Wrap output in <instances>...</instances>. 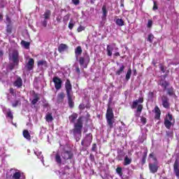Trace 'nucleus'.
Returning <instances> with one entry per match:
<instances>
[{
	"label": "nucleus",
	"instance_id": "1",
	"mask_svg": "<svg viewBox=\"0 0 179 179\" xmlns=\"http://www.w3.org/2000/svg\"><path fill=\"white\" fill-rule=\"evenodd\" d=\"M78 118V114L76 113H73L72 115L69 116V120H70V123H75L73 124V129L72 130V133L73 136L77 137L78 136H80V137H82V130L83 128V117L80 116ZM76 120V122H75Z\"/></svg>",
	"mask_w": 179,
	"mask_h": 179
},
{
	"label": "nucleus",
	"instance_id": "2",
	"mask_svg": "<svg viewBox=\"0 0 179 179\" xmlns=\"http://www.w3.org/2000/svg\"><path fill=\"white\" fill-rule=\"evenodd\" d=\"M64 87L66 90V95H67L69 108H73L75 106V103L73 101L72 84H71L70 80H66Z\"/></svg>",
	"mask_w": 179,
	"mask_h": 179
},
{
	"label": "nucleus",
	"instance_id": "3",
	"mask_svg": "<svg viewBox=\"0 0 179 179\" xmlns=\"http://www.w3.org/2000/svg\"><path fill=\"white\" fill-rule=\"evenodd\" d=\"M106 117L107 126L110 129H112L114 127L113 124L115 123L114 113L113 112L112 108L109 105H108Z\"/></svg>",
	"mask_w": 179,
	"mask_h": 179
},
{
	"label": "nucleus",
	"instance_id": "4",
	"mask_svg": "<svg viewBox=\"0 0 179 179\" xmlns=\"http://www.w3.org/2000/svg\"><path fill=\"white\" fill-rule=\"evenodd\" d=\"M143 103V98L141 97L138 99L134 101L131 104V109H135L136 108V117H138L141 115V111H143V106L141 104Z\"/></svg>",
	"mask_w": 179,
	"mask_h": 179
},
{
	"label": "nucleus",
	"instance_id": "5",
	"mask_svg": "<svg viewBox=\"0 0 179 179\" xmlns=\"http://www.w3.org/2000/svg\"><path fill=\"white\" fill-rule=\"evenodd\" d=\"M78 62L80 63L81 68H83V70L84 69H87L88 64L90 62V57L87 53H85L84 56H81L78 58Z\"/></svg>",
	"mask_w": 179,
	"mask_h": 179
},
{
	"label": "nucleus",
	"instance_id": "6",
	"mask_svg": "<svg viewBox=\"0 0 179 179\" xmlns=\"http://www.w3.org/2000/svg\"><path fill=\"white\" fill-rule=\"evenodd\" d=\"M13 64L9 65V69L12 71L15 66H19V52L17 50H14L12 53Z\"/></svg>",
	"mask_w": 179,
	"mask_h": 179
},
{
	"label": "nucleus",
	"instance_id": "7",
	"mask_svg": "<svg viewBox=\"0 0 179 179\" xmlns=\"http://www.w3.org/2000/svg\"><path fill=\"white\" fill-rule=\"evenodd\" d=\"M52 82H54L55 88L57 90H59L62 87V80L59 77L55 76L52 78Z\"/></svg>",
	"mask_w": 179,
	"mask_h": 179
},
{
	"label": "nucleus",
	"instance_id": "8",
	"mask_svg": "<svg viewBox=\"0 0 179 179\" xmlns=\"http://www.w3.org/2000/svg\"><path fill=\"white\" fill-rule=\"evenodd\" d=\"M173 116L171 114L168 113L166 115V118L164 119V126L167 129H170L171 128Z\"/></svg>",
	"mask_w": 179,
	"mask_h": 179
},
{
	"label": "nucleus",
	"instance_id": "9",
	"mask_svg": "<svg viewBox=\"0 0 179 179\" xmlns=\"http://www.w3.org/2000/svg\"><path fill=\"white\" fill-rule=\"evenodd\" d=\"M35 66V60L33 58H30L25 65V69L27 71H32Z\"/></svg>",
	"mask_w": 179,
	"mask_h": 179
},
{
	"label": "nucleus",
	"instance_id": "10",
	"mask_svg": "<svg viewBox=\"0 0 179 179\" xmlns=\"http://www.w3.org/2000/svg\"><path fill=\"white\" fill-rule=\"evenodd\" d=\"M74 157V153L71 150H65L62 152V158L64 160H71Z\"/></svg>",
	"mask_w": 179,
	"mask_h": 179
},
{
	"label": "nucleus",
	"instance_id": "11",
	"mask_svg": "<svg viewBox=\"0 0 179 179\" xmlns=\"http://www.w3.org/2000/svg\"><path fill=\"white\" fill-rule=\"evenodd\" d=\"M162 106H164V108L169 109L170 108V103H169V99L166 95H162Z\"/></svg>",
	"mask_w": 179,
	"mask_h": 179
},
{
	"label": "nucleus",
	"instance_id": "12",
	"mask_svg": "<svg viewBox=\"0 0 179 179\" xmlns=\"http://www.w3.org/2000/svg\"><path fill=\"white\" fill-rule=\"evenodd\" d=\"M92 140H93V136L91 134V133L86 135L85 138H84L83 141L85 142L86 148H88L90 146Z\"/></svg>",
	"mask_w": 179,
	"mask_h": 179
},
{
	"label": "nucleus",
	"instance_id": "13",
	"mask_svg": "<svg viewBox=\"0 0 179 179\" xmlns=\"http://www.w3.org/2000/svg\"><path fill=\"white\" fill-rule=\"evenodd\" d=\"M173 173L175 176L179 178V160L176 159L175 162L173 163Z\"/></svg>",
	"mask_w": 179,
	"mask_h": 179
},
{
	"label": "nucleus",
	"instance_id": "14",
	"mask_svg": "<svg viewBox=\"0 0 179 179\" xmlns=\"http://www.w3.org/2000/svg\"><path fill=\"white\" fill-rule=\"evenodd\" d=\"M64 99H65V93L64 92H62L57 94V103L59 104L64 103Z\"/></svg>",
	"mask_w": 179,
	"mask_h": 179
},
{
	"label": "nucleus",
	"instance_id": "15",
	"mask_svg": "<svg viewBox=\"0 0 179 179\" xmlns=\"http://www.w3.org/2000/svg\"><path fill=\"white\" fill-rule=\"evenodd\" d=\"M159 166L156 164H149V170L152 173H155L158 171Z\"/></svg>",
	"mask_w": 179,
	"mask_h": 179
},
{
	"label": "nucleus",
	"instance_id": "16",
	"mask_svg": "<svg viewBox=\"0 0 179 179\" xmlns=\"http://www.w3.org/2000/svg\"><path fill=\"white\" fill-rule=\"evenodd\" d=\"M22 80L21 77H17V80H15V82H13V86L17 87V89H20L22 87Z\"/></svg>",
	"mask_w": 179,
	"mask_h": 179
},
{
	"label": "nucleus",
	"instance_id": "17",
	"mask_svg": "<svg viewBox=\"0 0 179 179\" xmlns=\"http://www.w3.org/2000/svg\"><path fill=\"white\" fill-rule=\"evenodd\" d=\"M155 120H159L161 119V110L158 106L155 107Z\"/></svg>",
	"mask_w": 179,
	"mask_h": 179
},
{
	"label": "nucleus",
	"instance_id": "18",
	"mask_svg": "<svg viewBox=\"0 0 179 179\" xmlns=\"http://www.w3.org/2000/svg\"><path fill=\"white\" fill-rule=\"evenodd\" d=\"M82 54H83L82 46L79 45L76 47V48L75 49V55H76V59H78V57L82 55Z\"/></svg>",
	"mask_w": 179,
	"mask_h": 179
},
{
	"label": "nucleus",
	"instance_id": "19",
	"mask_svg": "<svg viewBox=\"0 0 179 179\" xmlns=\"http://www.w3.org/2000/svg\"><path fill=\"white\" fill-rule=\"evenodd\" d=\"M67 49H68V46H67L66 44H64V43L60 44L59 45V48H57V50H59V53L64 52Z\"/></svg>",
	"mask_w": 179,
	"mask_h": 179
},
{
	"label": "nucleus",
	"instance_id": "20",
	"mask_svg": "<svg viewBox=\"0 0 179 179\" xmlns=\"http://www.w3.org/2000/svg\"><path fill=\"white\" fill-rule=\"evenodd\" d=\"M55 162H57V165L59 166H61L62 164L61 155H59V154H55Z\"/></svg>",
	"mask_w": 179,
	"mask_h": 179
},
{
	"label": "nucleus",
	"instance_id": "21",
	"mask_svg": "<svg viewBox=\"0 0 179 179\" xmlns=\"http://www.w3.org/2000/svg\"><path fill=\"white\" fill-rule=\"evenodd\" d=\"M114 50V48L111 45H107L106 52L107 56L111 57L113 55L112 51Z\"/></svg>",
	"mask_w": 179,
	"mask_h": 179
},
{
	"label": "nucleus",
	"instance_id": "22",
	"mask_svg": "<svg viewBox=\"0 0 179 179\" xmlns=\"http://www.w3.org/2000/svg\"><path fill=\"white\" fill-rule=\"evenodd\" d=\"M148 149L145 150V151H144L143 152V157L141 158V165H145V162H146V157H148Z\"/></svg>",
	"mask_w": 179,
	"mask_h": 179
},
{
	"label": "nucleus",
	"instance_id": "23",
	"mask_svg": "<svg viewBox=\"0 0 179 179\" xmlns=\"http://www.w3.org/2000/svg\"><path fill=\"white\" fill-rule=\"evenodd\" d=\"M125 69V66L124 64L120 65V69H118V70H117V71H115V75L117 76H120L122 73H124Z\"/></svg>",
	"mask_w": 179,
	"mask_h": 179
},
{
	"label": "nucleus",
	"instance_id": "24",
	"mask_svg": "<svg viewBox=\"0 0 179 179\" xmlns=\"http://www.w3.org/2000/svg\"><path fill=\"white\" fill-rule=\"evenodd\" d=\"M22 134H23L24 138H26L27 141H31V135H30V133H29L28 130L24 129Z\"/></svg>",
	"mask_w": 179,
	"mask_h": 179
},
{
	"label": "nucleus",
	"instance_id": "25",
	"mask_svg": "<svg viewBox=\"0 0 179 179\" xmlns=\"http://www.w3.org/2000/svg\"><path fill=\"white\" fill-rule=\"evenodd\" d=\"M34 99L31 101V103L33 106H35L36 103H38L40 101V97L38 96V94L34 93Z\"/></svg>",
	"mask_w": 179,
	"mask_h": 179
},
{
	"label": "nucleus",
	"instance_id": "26",
	"mask_svg": "<svg viewBox=\"0 0 179 179\" xmlns=\"http://www.w3.org/2000/svg\"><path fill=\"white\" fill-rule=\"evenodd\" d=\"M43 16L44 20H50V17H51V10H45Z\"/></svg>",
	"mask_w": 179,
	"mask_h": 179
},
{
	"label": "nucleus",
	"instance_id": "27",
	"mask_svg": "<svg viewBox=\"0 0 179 179\" xmlns=\"http://www.w3.org/2000/svg\"><path fill=\"white\" fill-rule=\"evenodd\" d=\"M132 163V159L128 157V156H125L124 162H123V166H129Z\"/></svg>",
	"mask_w": 179,
	"mask_h": 179
},
{
	"label": "nucleus",
	"instance_id": "28",
	"mask_svg": "<svg viewBox=\"0 0 179 179\" xmlns=\"http://www.w3.org/2000/svg\"><path fill=\"white\" fill-rule=\"evenodd\" d=\"M169 83L168 81H160L159 85L164 88V90H167V87L169 86Z\"/></svg>",
	"mask_w": 179,
	"mask_h": 179
},
{
	"label": "nucleus",
	"instance_id": "29",
	"mask_svg": "<svg viewBox=\"0 0 179 179\" xmlns=\"http://www.w3.org/2000/svg\"><path fill=\"white\" fill-rule=\"evenodd\" d=\"M45 120L47 122H51L53 121V116H52V113H48L46 116H45Z\"/></svg>",
	"mask_w": 179,
	"mask_h": 179
},
{
	"label": "nucleus",
	"instance_id": "30",
	"mask_svg": "<svg viewBox=\"0 0 179 179\" xmlns=\"http://www.w3.org/2000/svg\"><path fill=\"white\" fill-rule=\"evenodd\" d=\"M167 90V94L169 96H174L175 92L174 88L173 87H170L169 88H166Z\"/></svg>",
	"mask_w": 179,
	"mask_h": 179
},
{
	"label": "nucleus",
	"instance_id": "31",
	"mask_svg": "<svg viewBox=\"0 0 179 179\" xmlns=\"http://www.w3.org/2000/svg\"><path fill=\"white\" fill-rule=\"evenodd\" d=\"M21 177H22V173H20V171H16L15 173H13L12 178L20 179Z\"/></svg>",
	"mask_w": 179,
	"mask_h": 179
},
{
	"label": "nucleus",
	"instance_id": "32",
	"mask_svg": "<svg viewBox=\"0 0 179 179\" xmlns=\"http://www.w3.org/2000/svg\"><path fill=\"white\" fill-rule=\"evenodd\" d=\"M21 45H22L24 48H25L27 50L30 48V43L27 42L25 41H21Z\"/></svg>",
	"mask_w": 179,
	"mask_h": 179
},
{
	"label": "nucleus",
	"instance_id": "33",
	"mask_svg": "<svg viewBox=\"0 0 179 179\" xmlns=\"http://www.w3.org/2000/svg\"><path fill=\"white\" fill-rule=\"evenodd\" d=\"M115 24L118 26V27H123L124 25V22L123 20L122 19H117L115 20Z\"/></svg>",
	"mask_w": 179,
	"mask_h": 179
},
{
	"label": "nucleus",
	"instance_id": "34",
	"mask_svg": "<svg viewBox=\"0 0 179 179\" xmlns=\"http://www.w3.org/2000/svg\"><path fill=\"white\" fill-rule=\"evenodd\" d=\"M131 74H132V70H131V69H129L127 70V73H126V77H125L126 80L129 81L130 80Z\"/></svg>",
	"mask_w": 179,
	"mask_h": 179
},
{
	"label": "nucleus",
	"instance_id": "35",
	"mask_svg": "<svg viewBox=\"0 0 179 179\" xmlns=\"http://www.w3.org/2000/svg\"><path fill=\"white\" fill-rule=\"evenodd\" d=\"M108 13V11L107 10L106 6L103 5V6H102V14L103 17H106Z\"/></svg>",
	"mask_w": 179,
	"mask_h": 179
},
{
	"label": "nucleus",
	"instance_id": "36",
	"mask_svg": "<svg viewBox=\"0 0 179 179\" xmlns=\"http://www.w3.org/2000/svg\"><path fill=\"white\" fill-rule=\"evenodd\" d=\"M21 105H22V102L20 101V99L15 101V102L12 103L13 108H17V106H21Z\"/></svg>",
	"mask_w": 179,
	"mask_h": 179
},
{
	"label": "nucleus",
	"instance_id": "37",
	"mask_svg": "<svg viewBox=\"0 0 179 179\" xmlns=\"http://www.w3.org/2000/svg\"><path fill=\"white\" fill-rule=\"evenodd\" d=\"M13 30V27L10 24H8L7 27H6V31L8 34H11Z\"/></svg>",
	"mask_w": 179,
	"mask_h": 179
},
{
	"label": "nucleus",
	"instance_id": "38",
	"mask_svg": "<svg viewBox=\"0 0 179 179\" xmlns=\"http://www.w3.org/2000/svg\"><path fill=\"white\" fill-rule=\"evenodd\" d=\"M6 117H10V119L12 120L14 119V116L12 114L11 109H8V112Z\"/></svg>",
	"mask_w": 179,
	"mask_h": 179
},
{
	"label": "nucleus",
	"instance_id": "39",
	"mask_svg": "<svg viewBox=\"0 0 179 179\" xmlns=\"http://www.w3.org/2000/svg\"><path fill=\"white\" fill-rule=\"evenodd\" d=\"M115 171L117 172L118 176H120V177H122L123 173L122 167H117V169H115Z\"/></svg>",
	"mask_w": 179,
	"mask_h": 179
},
{
	"label": "nucleus",
	"instance_id": "40",
	"mask_svg": "<svg viewBox=\"0 0 179 179\" xmlns=\"http://www.w3.org/2000/svg\"><path fill=\"white\" fill-rule=\"evenodd\" d=\"M47 66V62L45 60H39L38 62V66Z\"/></svg>",
	"mask_w": 179,
	"mask_h": 179
},
{
	"label": "nucleus",
	"instance_id": "41",
	"mask_svg": "<svg viewBox=\"0 0 179 179\" xmlns=\"http://www.w3.org/2000/svg\"><path fill=\"white\" fill-rule=\"evenodd\" d=\"M69 17H70V14H67L64 17H63V22L66 24L67 22L69 20Z\"/></svg>",
	"mask_w": 179,
	"mask_h": 179
},
{
	"label": "nucleus",
	"instance_id": "42",
	"mask_svg": "<svg viewBox=\"0 0 179 179\" xmlns=\"http://www.w3.org/2000/svg\"><path fill=\"white\" fill-rule=\"evenodd\" d=\"M89 159L92 163H95V156L93 154H90Z\"/></svg>",
	"mask_w": 179,
	"mask_h": 179
},
{
	"label": "nucleus",
	"instance_id": "43",
	"mask_svg": "<svg viewBox=\"0 0 179 179\" xmlns=\"http://www.w3.org/2000/svg\"><path fill=\"white\" fill-rule=\"evenodd\" d=\"M85 27H83V25H80V27H78V29H77L78 33H80V32H82L83 31H85Z\"/></svg>",
	"mask_w": 179,
	"mask_h": 179
},
{
	"label": "nucleus",
	"instance_id": "44",
	"mask_svg": "<svg viewBox=\"0 0 179 179\" xmlns=\"http://www.w3.org/2000/svg\"><path fill=\"white\" fill-rule=\"evenodd\" d=\"M152 25H153V21H152V20H148V23L147 24V28L150 29L152 27Z\"/></svg>",
	"mask_w": 179,
	"mask_h": 179
},
{
	"label": "nucleus",
	"instance_id": "45",
	"mask_svg": "<svg viewBox=\"0 0 179 179\" xmlns=\"http://www.w3.org/2000/svg\"><path fill=\"white\" fill-rule=\"evenodd\" d=\"M96 150H97L96 144L94 143L92 146L91 151L96 152Z\"/></svg>",
	"mask_w": 179,
	"mask_h": 179
},
{
	"label": "nucleus",
	"instance_id": "46",
	"mask_svg": "<svg viewBox=\"0 0 179 179\" xmlns=\"http://www.w3.org/2000/svg\"><path fill=\"white\" fill-rule=\"evenodd\" d=\"M159 69H160V71H162L163 73H166V69L164 68V66L161 64H159Z\"/></svg>",
	"mask_w": 179,
	"mask_h": 179
},
{
	"label": "nucleus",
	"instance_id": "47",
	"mask_svg": "<svg viewBox=\"0 0 179 179\" xmlns=\"http://www.w3.org/2000/svg\"><path fill=\"white\" fill-rule=\"evenodd\" d=\"M9 92L10 94H12L13 96H15V90L13 88V87H10L9 89Z\"/></svg>",
	"mask_w": 179,
	"mask_h": 179
},
{
	"label": "nucleus",
	"instance_id": "48",
	"mask_svg": "<svg viewBox=\"0 0 179 179\" xmlns=\"http://www.w3.org/2000/svg\"><path fill=\"white\" fill-rule=\"evenodd\" d=\"M154 6H152V10H158V5L156 1H154Z\"/></svg>",
	"mask_w": 179,
	"mask_h": 179
},
{
	"label": "nucleus",
	"instance_id": "49",
	"mask_svg": "<svg viewBox=\"0 0 179 179\" xmlns=\"http://www.w3.org/2000/svg\"><path fill=\"white\" fill-rule=\"evenodd\" d=\"M78 109H80V110H85V105L83 103L80 104V106H78Z\"/></svg>",
	"mask_w": 179,
	"mask_h": 179
},
{
	"label": "nucleus",
	"instance_id": "50",
	"mask_svg": "<svg viewBox=\"0 0 179 179\" xmlns=\"http://www.w3.org/2000/svg\"><path fill=\"white\" fill-rule=\"evenodd\" d=\"M47 20L44 19L43 21L41 22V25L43 26V27H47Z\"/></svg>",
	"mask_w": 179,
	"mask_h": 179
},
{
	"label": "nucleus",
	"instance_id": "51",
	"mask_svg": "<svg viewBox=\"0 0 179 179\" xmlns=\"http://www.w3.org/2000/svg\"><path fill=\"white\" fill-rule=\"evenodd\" d=\"M141 123L143 124V125H145L146 122H147V120H146V118L143 117L141 118Z\"/></svg>",
	"mask_w": 179,
	"mask_h": 179
},
{
	"label": "nucleus",
	"instance_id": "52",
	"mask_svg": "<svg viewBox=\"0 0 179 179\" xmlns=\"http://www.w3.org/2000/svg\"><path fill=\"white\" fill-rule=\"evenodd\" d=\"M72 3L73 5L78 6V4H80V0H72Z\"/></svg>",
	"mask_w": 179,
	"mask_h": 179
},
{
	"label": "nucleus",
	"instance_id": "53",
	"mask_svg": "<svg viewBox=\"0 0 179 179\" xmlns=\"http://www.w3.org/2000/svg\"><path fill=\"white\" fill-rule=\"evenodd\" d=\"M153 38H154L153 35L150 34V35L148 36V41H149V43H152V40Z\"/></svg>",
	"mask_w": 179,
	"mask_h": 179
},
{
	"label": "nucleus",
	"instance_id": "54",
	"mask_svg": "<svg viewBox=\"0 0 179 179\" xmlns=\"http://www.w3.org/2000/svg\"><path fill=\"white\" fill-rule=\"evenodd\" d=\"M56 20H57V23H61L62 22V15H57Z\"/></svg>",
	"mask_w": 179,
	"mask_h": 179
},
{
	"label": "nucleus",
	"instance_id": "55",
	"mask_svg": "<svg viewBox=\"0 0 179 179\" xmlns=\"http://www.w3.org/2000/svg\"><path fill=\"white\" fill-rule=\"evenodd\" d=\"M76 73H78V76L80 75V67H78V66L76 67Z\"/></svg>",
	"mask_w": 179,
	"mask_h": 179
},
{
	"label": "nucleus",
	"instance_id": "56",
	"mask_svg": "<svg viewBox=\"0 0 179 179\" xmlns=\"http://www.w3.org/2000/svg\"><path fill=\"white\" fill-rule=\"evenodd\" d=\"M148 96L150 99H153L154 98V92H149Z\"/></svg>",
	"mask_w": 179,
	"mask_h": 179
},
{
	"label": "nucleus",
	"instance_id": "57",
	"mask_svg": "<svg viewBox=\"0 0 179 179\" xmlns=\"http://www.w3.org/2000/svg\"><path fill=\"white\" fill-rule=\"evenodd\" d=\"M73 27H74V24L71 22H69V29H70V30H72Z\"/></svg>",
	"mask_w": 179,
	"mask_h": 179
},
{
	"label": "nucleus",
	"instance_id": "58",
	"mask_svg": "<svg viewBox=\"0 0 179 179\" xmlns=\"http://www.w3.org/2000/svg\"><path fill=\"white\" fill-rule=\"evenodd\" d=\"M166 136L172 137L173 136V132L172 131H166Z\"/></svg>",
	"mask_w": 179,
	"mask_h": 179
},
{
	"label": "nucleus",
	"instance_id": "59",
	"mask_svg": "<svg viewBox=\"0 0 179 179\" xmlns=\"http://www.w3.org/2000/svg\"><path fill=\"white\" fill-rule=\"evenodd\" d=\"M152 66H154L155 67H156V68H157V63H156V62H155V61L152 60Z\"/></svg>",
	"mask_w": 179,
	"mask_h": 179
},
{
	"label": "nucleus",
	"instance_id": "60",
	"mask_svg": "<svg viewBox=\"0 0 179 179\" xmlns=\"http://www.w3.org/2000/svg\"><path fill=\"white\" fill-rule=\"evenodd\" d=\"M149 157H150V158H155V157H154V153H153V152L150 153V154H149Z\"/></svg>",
	"mask_w": 179,
	"mask_h": 179
},
{
	"label": "nucleus",
	"instance_id": "61",
	"mask_svg": "<svg viewBox=\"0 0 179 179\" xmlns=\"http://www.w3.org/2000/svg\"><path fill=\"white\" fill-rule=\"evenodd\" d=\"M64 170H65V171L70 170V166H64Z\"/></svg>",
	"mask_w": 179,
	"mask_h": 179
},
{
	"label": "nucleus",
	"instance_id": "62",
	"mask_svg": "<svg viewBox=\"0 0 179 179\" xmlns=\"http://www.w3.org/2000/svg\"><path fill=\"white\" fill-rule=\"evenodd\" d=\"M114 56L115 57H120V52H116V53L114 54Z\"/></svg>",
	"mask_w": 179,
	"mask_h": 179
},
{
	"label": "nucleus",
	"instance_id": "63",
	"mask_svg": "<svg viewBox=\"0 0 179 179\" xmlns=\"http://www.w3.org/2000/svg\"><path fill=\"white\" fill-rule=\"evenodd\" d=\"M3 20V15L0 13V21H2Z\"/></svg>",
	"mask_w": 179,
	"mask_h": 179
},
{
	"label": "nucleus",
	"instance_id": "64",
	"mask_svg": "<svg viewBox=\"0 0 179 179\" xmlns=\"http://www.w3.org/2000/svg\"><path fill=\"white\" fill-rule=\"evenodd\" d=\"M133 73H134V75H135V76L137 75V70L134 69Z\"/></svg>",
	"mask_w": 179,
	"mask_h": 179
}]
</instances>
